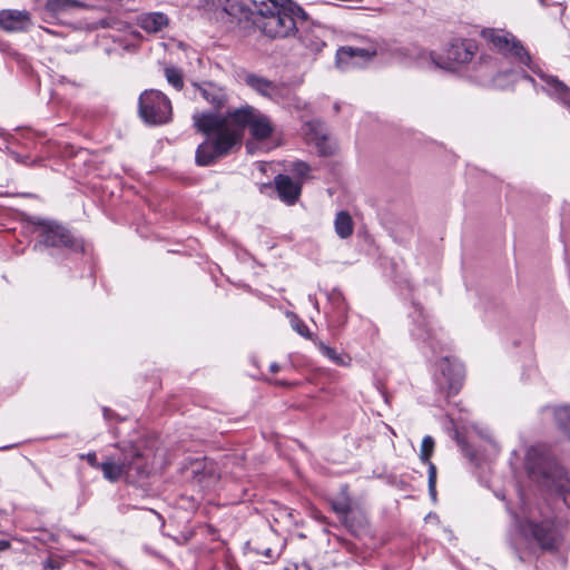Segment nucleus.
Masks as SVG:
<instances>
[{"instance_id":"11","label":"nucleus","mask_w":570,"mask_h":570,"mask_svg":"<svg viewBox=\"0 0 570 570\" xmlns=\"http://www.w3.org/2000/svg\"><path fill=\"white\" fill-rule=\"evenodd\" d=\"M440 371L442 380L439 381V384L448 389L449 393H458L464 377L462 365L458 362H451L449 358H443L440 362Z\"/></svg>"},{"instance_id":"19","label":"nucleus","mask_w":570,"mask_h":570,"mask_svg":"<svg viewBox=\"0 0 570 570\" xmlns=\"http://www.w3.org/2000/svg\"><path fill=\"white\" fill-rule=\"evenodd\" d=\"M334 227L335 233L340 238L345 239L350 237L354 230L351 215L345 210L338 212L334 220Z\"/></svg>"},{"instance_id":"17","label":"nucleus","mask_w":570,"mask_h":570,"mask_svg":"<svg viewBox=\"0 0 570 570\" xmlns=\"http://www.w3.org/2000/svg\"><path fill=\"white\" fill-rule=\"evenodd\" d=\"M245 82L263 96L272 97L276 91V86L272 81L255 73L246 75Z\"/></svg>"},{"instance_id":"9","label":"nucleus","mask_w":570,"mask_h":570,"mask_svg":"<svg viewBox=\"0 0 570 570\" xmlns=\"http://www.w3.org/2000/svg\"><path fill=\"white\" fill-rule=\"evenodd\" d=\"M37 232H39L43 243L51 247H69L73 249L80 248V245L75 240L69 232L59 224L37 218L32 220Z\"/></svg>"},{"instance_id":"31","label":"nucleus","mask_w":570,"mask_h":570,"mask_svg":"<svg viewBox=\"0 0 570 570\" xmlns=\"http://www.w3.org/2000/svg\"><path fill=\"white\" fill-rule=\"evenodd\" d=\"M9 548V542L4 540H0V551H3Z\"/></svg>"},{"instance_id":"15","label":"nucleus","mask_w":570,"mask_h":570,"mask_svg":"<svg viewBox=\"0 0 570 570\" xmlns=\"http://www.w3.org/2000/svg\"><path fill=\"white\" fill-rule=\"evenodd\" d=\"M136 23L147 33H158L169 26V18L164 12H144L137 16Z\"/></svg>"},{"instance_id":"25","label":"nucleus","mask_w":570,"mask_h":570,"mask_svg":"<svg viewBox=\"0 0 570 570\" xmlns=\"http://www.w3.org/2000/svg\"><path fill=\"white\" fill-rule=\"evenodd\" d=\"M292 327L302 336L304 337H309L311 336V333H309V330L308 327L306 326V324L297 318V317H294L292 320Z\"/></svg>"},{"instance_id":"34","label":"nucleus","mask_w":570,"mask_h":570,"mask_svg":"<svg viewBox=\"0 0 570 570\" xmlns=\"http://www.w3.org/2000/svg\"><path fill=\"white\" fill-rule=\"evenodd\" d=\"M539 1H540V3H541L542 6H544V4H546V3H544V0H539Z\"/></svg>"},{"instance_id":"7","label":"nucleus","mask_w":570,"mask_h":570,"mask_svg":"<svg viewBox=\"0 0 570 570\" xmlns=\"http://www.w3.org/2000/svg\"><path fill=\"white\" fill-rule=\"evenodd\" d=\"M139 115L147 124H166L171 117V104L161 91L145 90L139 97Z\"/></svg>"},{"instance_id":"12","label":"nucleus","mask_w":570,"mask_h":570,"mask_svg":"<svg viewBox=\"0 0 570 570\" xmlns=\"http://www.w3.org/2000/svg\"><path fill=\"white\" fill-rule=\"evenodd\" d=\"M32 19L27 10L3 9L0 11V27L9 32H22L30 29Z\"/></svg>"},{"instance_id":"2","label":"nucleus","mask_w":570,"mask_h":570,"mask_svg":"<svg viewBox=\"0 0 570 570\" xmlns=\"http://www.w3.org/2000/svg\"><path fill=\"white\" fill-rule=\"evenodd\" d=\"M253 23L272 39L294 36L297 21L306 19L303 9L291 0H253Z\"/></svg>"},{"instance_id":"24","label":"nucleus","mask_w":570,"mask_h":570,"mask_svg":"<svg viewBox=\"0 0 570 570\" xmlns=\"http://www.w3.org/2000/svg\"><path fill=\"white\" fill-rule=\"evenodd\" d=\"M424 463L428 464V466H429V492H430L431 498L433 500H435V497H436V489H435L436 468L431 461L424 462Z\"/></svg>"},{"instance_id":"21","label":"nucleus","mask_w":570,"mask_h":570,"mask_svg":"<svg viewBox=\"0 0 570 570\" xmlns=\"http://www.w3.org/2000/svg\"><path fill=\"white\" fill-rule=\"evenodd\" d=\"M332 509L347 524L348 514L352 511L348 498H342L332 502Z\"/></svg>"},{"instance_id":"26","label":"nucleus","mask_w":570,"mask_h":570,"mask_svg":"<svg viewBox=\"0 0 570 570\" xmlns=\"http://www.w3.org/2000/svg\"><path fill=\"white\" fill-rule=\"evenodd\" d=\"M293 170L301 177V178H305L311 168L309 166L306 164V163H303V161H297L293 165Z\"/></svg>"},{"instance_id":"29","label":"nucleus","mask_w":570,"mask_h":570,"mask_svg":"<svg viewBox=\"0 0 570 570\" xmlns=\"http://www.w3.org/2000/svg\"><path fill=\"white\" fill-rule=\"evenodd\" d=\"M61 567V562L59 560L50 559L47 561V568L51 570H59Z\"/></svg>"},{"instance_id":"23","label":"nucleus","mask_w":570,"mask_h":570,"mask_svg":"<svg viewBox=\"0 0 570 570\" xmlns=\"http://www.w3.org/2000/svg\"><path fill=\"white\" fill-rule=\"evenodd\" d=\"M433 450H434V440L429 435L424 436L422 440L421 451H420V459L423 463L430 461V458L433 454Z\"/></svg>"},{"instance_id":"1","label":"nucleus","mask_w":570,"mask_h":570,"mask_svg":"<svg viewBox=\"0 0 570 570\" xmlns=\"http://www.w3.org/2000/svg\"><path fill=\"white\" fill-rule=\"evenodd\" d=\"M194 122L199 131L207 135V140L196 150V163L200 166L212 165L229 154L240 144L246 127L256 140L268 138L274 129L269 118L252 106L236 108L226 116L197 114L194 115Z\"/></svg>"},{"instance_id":"6","label":"nucleus","mask_w":570,"mask_h":570,"mask_svg":"<svg viewBox=\"0 0 570 570\" xmlns=\"http://www.w3.org/2000/svg\"><path fill=\"white\" fill-rule=\"evenodd\" d=\"M104 478L116 482L121 478L128 481H136L149 474V468L141 453L131 449L124 458L107 456L100 464Z\"/></svg>"},{"instance_id":"16","label":"nucleus","mask_w":570,"mask_h":570,"mask_svg":"<svg viewBox=\"0 0 570 570\" xmlns=\"http://www.w3.org/2000/svg\"><path fill=\"white\" fill-rule=\"evenodd\" d=\"M275 186L279 198L287 205H293L299 197L302 184L294 181L289 176L278 175Z\"/></svg>"},{"instance_id":"33","label":"nucleus","mask_w":570,"mask_h":570,"mask_svg":"<svg viewBox=\"0 0 570 570\" xmlns=\"http://www.w3.org/2000/svg\"><path fill=\"white\" fill-rule=\"evenodd\" d=\"M216 480V475L215 474H210L209 475V481L205 484L206 487L210 485L212 482H215Z\"/></svg>"},{"instance_id":"32","label":"nucleus","mask_w":570,"mask_h":570,"mask_svg":"<svg viewBox=\"0 0 570 570\" xmlns=\"http://www.w3.org/2000/svg\"><path fill=\"white\" fill-rule=\"evenodd\" d=\"M271 371L276 373L279 371V365L276 363L271 364Z\"/></svg>"},{"instance_id":"20","label":"nucleus","mask_w":570,"mask_h":570,"mask_svg":"<svg viewBox=\"0 0 570 570\" xmlns=\"http://www.w3.org/2000/svg\"><path fill=\"white\" fill-rule=\"evenodd\" d=\"M318 351L327 357L331 362L341 366H350L351 357L344 354L338 353L335 348L326 345L323 342L316 343Z\"/></svg>"},{"instance_id":"4","label":"nucleus","mask_w":570,"mask_h":570,"mask_svg":"<svg viewBox=\"0 0 570 570\" xmlns=\"http://www.w3.org/2000/svg\"><path fill=\"white\" fill-rule=\"evenodd\" d=\"M520 535L529 543L542 550H553L559 543L556 514L548 503L530 507L522 512L518 522Z\"/></svg>"},{"instance_id":"13","label":"nucleus","mask_w":570,"mask_h":570,"mask_svg":"<svg viewBox=\"0 0 570 570\" xmlns=\"http://www.w3.org/2000/svg\"><path fill=\"white\" fill-rule=\"evenodd\" d=\"M86 4L79 0H47L42 13L43 20L50 22L70 13L75 9L85 8Z\"/></svg>"},{"instance_id":"22","label":"nucleus","mask_w":570,"mask_h":570,"mask_svg":"<svg viewBox=\"0 0 570 570\" xmlns=\"http://www.w3.org/2000/svg\"><path fill=\"white\" fill-rule=\"evenodd\" d=\"M165 77L175 89L180 90L184 87L183 72L176 67H166Z\"/></svg>"},{"instance_id":"30","label":"nucleus","mask_w":570,"mask_h":570,"mask_svg":"<svg viewBox=\"0 0 570 570\" xmlns=\"http://www.w3.org/2000/svg\"><path fill=\"white\" fill-rule=\"evenodd\" d=\"M324 45L325 43L323 41H316V42L311 45V49L313 51H320L324 47Z\"/></svg>"},{"instance_id":"18","label":"nucleus","mask_w":570,"mask_h":570,"mask_svg":"<svg viewBox=\"0 0 570 570\" xmlns=\"http://www.w3.org/2000/svg\"><path fill=\"white\" fill-rule=\"evenodd\" d=\"M198 90L202 97L214 107H220L224 105L226 95L222 88L215 86L214 83H204L203 86L198 87Z\"/></svg>"},{"instance_id":"28","label":"nucleus","mask_w":570,"mask_h":570,"mask_svg":"<svg viewBox=\"0 0 570 570\" xmlns=\"http://www.w3.org/2000/svg\"><path fill=\"white\" fill-rule=\"evenodd\" d=\"M115 24H116V21L114 19H101L97 23H95V26L92 28L94 29H98V28H114Z\"/></svg>"},{"instance_id":"27","label":"nucleus","mask_w":570,"mask_h":570,"mask_svg":"<svg viewBox=\"0 0 570 570\" xmlns=\"http://www.w3.org/2000/svg\"><path fill=\"white\" fill-rule=\"evenodd\" d=\"M80 459L87 460V462L90 464V466H92L95 469H100L101 463L98 462V459H97V455L95 452H90L88 454H81Z\"/></svg>"},{"instance_id":"8","label":"nucleus","mask_w":570,"mask_h":570,"mask_svg":"<svg viewBox=\"0 0 570 570\" xmlns=\"http://www.w3.org/2000/svg\"><path fill=\"white\" fill-rule=\"evenodd\" d=\"M476 50L478 47L472 40H455L450 43L445 57L431 52L430 59L436 68L455 70L458 67L470 62Z\"/></svg>"},{"instance_id":"3","label":"nucleus","mask_w":570,"mask_h":570,"mask_svg":"<svg viewBox=\"0 0 570 570\" xmlns=\"http://www.w3.org/2000/svg\"><path fill=\"white\" fill-rule=\"evenodd\" d=\"M482 37L501 53L514 58L520 63L531 67V58L523 46L515 37L501 29H484ZM540 78L546 82L544 90L551 96L570 107V88L560 81L557 77L549 76L542 71H537Z\"/></svg>"},{"instance_id":"10","label":"nucleus","mask_w":570,"mask_h":570,"mask_svg":"<svg viewBox=\"0 0 570 570\" xmlns=\"http://www.w3.org/2000/svg\"><path fill=\"white\" fill-rule=\"evenodd\" d=\"M375 55L374 48L342 47L336 52V66L341 70L360 68L371 61Z\"/></svg>"},{"instance_id":"14","label":"nucleus","mask_w":570,"mask_h":570,"mask_svg":"<svg viewBox=\"0 0 570 570\" xmlns=\"http://www.w3.org/2000/svg\"><path fill=\"white\" fill-rule=\"evenodd\" d=\"M305 135L309 142L314 144L321 155H331L334 146L330 142L323 124L318 121L307 122Z\"/></svg>"},{"instance_id":"5","label":"nucleus","mask_w":570,"mask_h":570,"mask_svg":"<svg viewBox=\"0 0 570 570\" xmlns=\"http://www.w3.org/2000/svg\"><path fill=\"white\" fill-rule=\"evenodd\" d=\"M525 469L531 480L562 495L564 503L569 504L570 480L542 446H532L527 451Z\"/></svg>"}]
</instances>
